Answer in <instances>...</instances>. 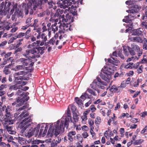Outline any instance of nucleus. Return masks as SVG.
Segmentation results:
<instances>
[{"instance_id": "30", "label": "nucleus", "mask_w": 147, "mask_h": 147, "mask_svg": "<svg viewBox=\"0 0 147 147\" xmlns=\"http://www.w3.org/2000/svg\"><path fill=\"white\" fill-rule=\"evenodd\" d=\"M142 34V32L139 29L134 30L133 31L132 34L135 36H140Z\"/></svg>"}, {"instance_id": "35", "label": "nucleus", "mask_w": 147, "mask_h": 147, "mask_svg": "<svg viewBox=\"0 0 147 147\" xmlns=\"http://www.w3.org/2000/svg\"><path fill=\"white\" fill-rule=\"evenodd\" d=\"M125 73L123 72H121L119 73L118 72H117L115 73L114 75V78H116L119 77L120 78L122 77H123Z\"/></svg>"}, {"instance_id": "2", "label": "nucleus", "mask_w": 147, "mask_h": 147, "mask_svg": "<svg viewBox=\"0 0 147 147\" xmlns=\"http://www.w3.org/2000/svg\"><path fill=\"white\" fill-rule=\"evenodd\" d=\"M28 115V113L27 111H24L17 118L19 121L24 118L19 125V127L22 129L21 131V133H23L30 125V123L31 122L32 120L29 117H27Z\"/></svg>"}, {"instance_id": "47", "label": "nucleus", "mask_w": 147, "mask_h": 147, "mask_svg": "<svg viewBox=\"0 0 147 147\" xmlns=\"http://www.w3.org/2000/svg\"><path fill=\"white\" fill-rule=\"evenodd\" d=\"M7 138V141L9 142H11L12 141V140H13V137L10 135L5 136V139Z\"/></svg>"}, {"instance_id": "62", "label": "nucleus", "mask_w": 147, "mask_h": 147, "mask_svg": "<svg viewBox=\"0 0 147 147\" xmlns=\"http://www.w3.org/2000/svg\"><path fill=\"white\" fill-rule=\"evenodd\" d=\"M88 123L90 127L92 126L94 124V122L91 119H88Z\"/></svg>"}, {"instance_id": "59", "label": "nucleus", "mask_w": 147, "mask_h": 147, "mask_svg": "<svg viewBox=\"0 0 147 147\" xmlns=\"http://www.w3.org/2000/svg\"><path fill=\"white\" fill-rule=\"evenodd\" d=\"M142 79L138 78L137 79V84H134V86L135 87H137L138 86H139V83H141L142 82Z\"/></svg>"}, {"instance_id": "50", "label": "nucleus", "mask_w": 147, "mask_h": 147, "mask_svg": "<svg viewBox=\"0 0 147 147\" xmlns=\"http://www.w3.org/2000/svg\"><path fill=\"white\" fill-rule=\"evenodd\" d=\"M44 142V141L40 140H35L33 141V144H38L40 143H43Z\"/></svg>"}, {"instance_id": "16", "label": "nucleus", "mask_w": 147, "mask_h": 147, "mask_svg": "<svg viewBox=\"0 0 147 147\" xmlns=\"http://www.w3.org/2000/svg\"><path fill=\"white\" fill-rule=\"evenodd\" d=\"M40 40H37L36 42L32 43V44L28 45L27 46V48L28 49H31L32 48V47H35L36 45L40 46Z\"/></svg>"}, {"instance_id": "18", "label": "nucleus", "mask_w": 147, "mask_h": 147, "mask_svg": "<svg viewBox=\"0 0 147 147\" xmlns=\"http://www.w3.org/2000/svg\"><path fill=\"white\" fill-rule=\"evenodd\" d=\"M59 28V32L61 34L65 33L67 30H68V28H67L66 25H60Z\"/></svg>"}, {"instance_id": "28", "label": "nucleus", "mask_w": 147, "mask_h": 147, "mask_svg": "<svg viewBox=\"0 0 147 147\" xmlns=\"http://www.w3.org/2000/svg\"><path fill=\"white\" fill-rule=\"evenodd\" d=\"M130 47H123V52L125 55L126 56H128L129 55Z\"/></svg>"}, {"instance_id": "29", "label": "nucleus", "mask_w": 147, "mask_h": 147, "mask_svg": "<svg viewBox=\"0 0 147 147\" xmlns=\"http://www.w3.org/2000/svg\"><path fill=\"white\" fill-rule=\"evenodd\" d=\"M70 21L69 22V23L68 24H67V28L68 27V29L70 31H72L73 30V28L74 27V24L73 23V21L72 22L71 21V20H69Z\"/></svg>"}, {"instance_id": "43", "label": "nucleus", "mask_w": 147, "mask_h": 147, "mask_svg": "<svg viewBox=\"0 0 147 147\" xmlns=\"http://www.w3.org/2000/svg\"><path fill=\"white\" fill-rule=\"evenodd\" d=\"M144 141L143 140L140 139L135 141L134 142V145H138L141 144Z\"/></svg>"}, {"instance_id": "36", "label": "nucleus", "mask_w": 147, "mask_h": 147, "mask_svg": "<svg viewBox=\"0 0 147 147\" xmlns=\"http://www.w3.org/2000/svg\"><path fill=\"white\" fill-rule=\"evenodd\" d=\"M24 102V100H23V99H20V100L18 99H17V102L18 103V104H17L16 107H19L22 106L23 105Z\"/></svg>"}, {"instance_id": "27", "label": "nucleus", "mask_w": 147, "mask_h": 147, "mask_svg": "<svg viewBox=\"0 0 147 147\" xmlns=\"http://www.w3.org/2000/svg\"><path fill=\"white\" fill-rule=\"evenodd\" d=\"M129 14L127 16L125 17V18L123 20V22L125 23H130L134 19L131 16L129 17Z\"/></svg>"}, {"instance_id": "58", "label": "nucleus", "mask_w": 147, "mask_h": 147, "mask_svg": "<svg viewBox=\"0 0 147 147\" xmlns=\"http://www.w3.org/2000/svg\"><path fill=\"white\" fill-rule=\"evenodd\" d=\"M3 71L4 73L6 75L9 74L11 73L10 71L7 68H4Z\"/></svg>"}, {"instance_id": "42", "label": "nucleus", "mask_w": 147, "mask_h": 147, "mask_svg": "<svg viewBox=\"0 0 147 147\" xmlns=\"http://www.w3.org/2000/svg\"><path fill=\"white\" fill-rule=\"evenodd\" d=\"M18 137H15L14 138L16 139L17 140H18V142L20 143L21 144V142L23 141H25V139L24 138H23L22 137H19V134H18Z\"/></svg>"}, {"instance_id": "19", "label": "nucleus", "mask_w": 147, "mask_h": 147, "mask_svg": "<svg viewBox=\"0 0 147 147\" xmlns=\"http://www.w3.org/2000/svg\"><path fill=\"white\" fill-rule=\"evenodd\" d=\"M22 88L21 86H20L18 84H16L14 85H11L10 86L9 89L10 90H17Z\"/></svg>"}, {"instance_id": "21", "label": "nucleus", "mask_w": 147, "mask_h": 147, "mask_svg": "<svg viewBox=\"0 0 147 147\" xmlns=\"http://www.w3.org/2000/svg\"><path fill=\"white\" fill-rule=\"evenodd\" d=\"M5 123L6 125H12L13 124L15 121H16V119H8L7 118H5L4 119Z\"/></svg>"}, {"instance_id": "40", "label": "nucleus", "mask_w": 147, "mask_h": 147, "mask_svg": "<svg viewBox=\"0 0 147 147\" xmlns=\"http://www.w3.org/2000/svg\"><path fill=\"white\" fill-rule=\"evenodd\" d=\"M131 48L137 52H138L140 51V48L137 45L133 44L131 45Z\"/></svg>"}, {"instance_id": "14", "label": "nucleus", "mask_w": 147, "mask_h": 147, "mask_svg": "<svg viewBox=\"0 0 147 147\" xmlns=\"http://www.w3.org/2000/svg\"><path fill=\"white\" fill-rule=\"evenodd\" d=\"M11 111V107L8 106L5 110V116L6 118L10 117L12 115Z\"/></svg>"}, {"instance_id": "8", "label": "nucleus", "mask_w": 147, "mask_h": 147, "mask_svg": "<svg viewBox=\"0 0 147 147\" xmlns=\"http://www.w3.org/2000/svg\"><path fill=\"white\" fill-rule=\"evenodd\" d=\"M40 125L38 124L36 127L34 129L31 128L28 131L26 132L25 136L28 138H29L33 136L34 133L37 135L39 131V128Z\"/></svg>"}, {"instance_id": "57", "label": "nucleus", "mask_w": 147, "mask_h": 147, "mask_svg": "<svg viewBox=\"0 0 147 147\" xmlns=\"http://www.w3.org/2000/svg\"><path fill=\"white\" fill-rule=\"evenodd\" d=\"M17 84H19L20 86H21L22 88L23 86H24L26 84V82L19 81L18 82H17Z\"/></svg>"}, {"instance_id": "10", "label": "nucleus", "mask_w": 147, "mask_h": 147, "mask_svg": "<svg viewBox=\"0 0 147 147\" xmlns=\"http://www.w3.org/2000/svg\"><path fill=\"white\" fill-rule=\"evenodd\" d=\"M40 38H41L42 40L40 42V46H42L44 44V42H46L47 40V36L44 33L39 34L36 36V38L38 40Z\"/></svg>"}, {"instance_id": "41", "label": "nucleus", "mask_w": 147, "mask_h": 147, "mask_svg": "<svg viewBox=\"0 0 147 147\" xmlns=\"http://www.w3.org/2000/svg\"><path fill=\"white\" fill-rule=\"evenodd\" d=\"M75 100L76 103L78 105L81 106V105L83 104L82 100L80 99L79 98L77 97H75Z\"/></svg>"}, {"instance_id": "38", "label": "nucleus", "mask_w": 147, "mask_h": 147, "mask_svg": "<svg viewBox=\"0 0 147 147\" xmlns=\"http://www.w3.org/2000/svg\"><path fill=\"white\" fill-rule=\"evenodd\" d=\"M58 141L56 140L54 142L53 141L52 142L51 144V147H55L56 146L57 144L59 143L61 141V139L59 140L58 139Z\"/></svg>"}, {"instance_id": "34", "label": "nucleus", "mask_w": 147, "mask_h": 147, "mask_svg": "<svg viewBox=\"0 0 147 147\" xmlns=\"http://www.w3.org/2000/svg\"><path fill=\"white\" fill-rule=\"evenodd\" d=\"M23 68V65H16L15 67L12 68L11 70H13L15 71H17L19 70L22 69Z\"/></svg>"}, {"instance_id": "3", "label": "nucleus", "mask_w": 147, "mask_h": 147, "mask_svg": "<svg viewBox=\"0 0 147 147\" xmlns=\"http://www.w3.org/2000/svg\"><path fill=\"white\" fill-rule=\"evenodd\" d=\"M45 48V47H39L38 48L33 47L31 49H26L23 52V55L29 58L34 59L38 58L40 57V55L39 54V53L41 55L43 54Z\"/></svg>"}, {"instance_id": "45", "label": "nucleus", "mask_w": 147, "mask_h": 147, "mask_svg": "<svg viewBox=\"0 0 147 147\" xmlns=\"http://www.w3.org/2000/svg\"><path fill=\"white\" fill-rule=\"evenodd\" d=\"M107 110V109L106 108H104L100 109V113L103 116H105Z\"/></svg>"}, {"instance_id": "24", "label": "nucleus", "mask_w": 147, "mask_h": 147, "mask_svg": "<svg viewBox=\"0 0 147 147\" xmlns=\"http://www.w3.org/2000/svg\"><path fill=\"white\" fill-rule=\"evenodd\" d=\"M127 12L129 14V16H130L129 17H131L134 19L137 18V16H136V13H136L133 10H129L127 11Z\"/></svg>"}, {"instance_id": "7", "label": "nucleus", "mask_w": 147, "mask_h": 147, "mask_svg": "<svg viewBox=\"0 0 147 147\" xmlns=\"http://www.w3.org/2000/svg\"><path fill=\"white\" fill-rule=\"evenodd\" d=\"M100 84L104 85V82H102L101 79L99 77H97L96 79L94 80L93 82L90 84L91 88L96 90L97 88L104 89L105 87L103 86H101Z\"/></svg>"}, {"instance_id": "39", "label": "nucleus", "mask_w": 147, "mask_h": 147, "mask_svg": "<svg viewBox=\"0 0 147 147\" xmlns=\"http://www.w3.org/2000/svg\"><path fill=\"white\" fill-rule=\"evenodd\" d=\"M57 24V23H55L54 24L52 25L51 26L52 30L53 31L54 33H55L58 30V27L56 26Z\"/></svg>"}, {"instance_id": "32", "label": "nucleus", "mask_w": 147, "mask_h": 147, "mask_svg": "<svg viewBox=\"0 0 147 147\" xmlns=\"http://www.w3.org/2000/svg\"><path fill=\"white\" fill-rule=\"evenodd\" d=\"M74 136V132L71 131L68 134V138L69 140L71 142L73 141V136Z\"/></svg>"}, {"instance_id": "20", "label": "nucleus", "mask_w": 147, "mask_h": 147, "mask_svg": "<svg viewBox=\"0 0 147 147\" xmlns=\"http://www.w3.org/2000/svg\"><path fill=\"white\" fill-rule=\"evenodd\" d=\"M5 4V7L4 8V11L5 12H7L9 11V7L11 5V3L9 2L8 0L5 1L4 2Z\"/></svg>"}, {"instance_id": "12", "label": "nucleus", "mask_w": 147, "mask_h": 147, "mask_svg": "<svg viewBox=\"0 0 147 147\" xmlns=\"http://www.w3.org/2000/svg\"><path fill=\"white\" fill-rule=\"evenodd\" d=\"M74 139L75 140H76L77 141L80 140L79 142H78L76 144L77 145L76 146L77 147H83V146L80 144L82 142V138L80 134H77L76 137L74 136Z\"/></svg>"}, {"instance_id": "4", "label": "nucleus", "mask_w": 147, "mask_h": 147, "mask_svg": "<svg viewBox=\"0 0 147 147\" xmlns=\"http://www.w3.org/2000/svg\"><path fill=\"white\" fill-rule=\"evenodd\" d=\"M106 66L104 67V70L103 73H100V76L102 80L108 82L111 79V75L114 72L115 66H111V64L109 63L106 64Z\"/></svg>"}, {"instance_id": "15", "label": "nucleus", "mask_w": 147, "mask_h": 147, "mask_svg": "<svg viewBox=\"0 0 147 147\" xmlns=\"http://www.w3.org/2000/svg\"><path fill=\"white\" fill-rule=\"evenodd\" d=\"M130 7L133 8V9H131V10L134 11L136 13H138L139 10L141 9V7L140 6L134 3H133L131 4V6H130Z\"/></svg>"}, {"instance_id": "61", "label": "nucleus", "mask_w": 147, "mask_h": 147, "mask_svg": "<svg viewBox=\"0 0 147 147\" xmlns=\"http://www.w3.org/2000/svg\"><path fill=\"white\" fill-rule=\"evenodd\" d=\"M122 51H119L118 53V56L120 57L121 59H124V57L123 55L122 54Z\"/></svg>"}, {"instance_id": "48", "label": "nucleus", "mask_w": 147, "mask_h": 147, "mask_svg": "<svg viewBox=\"0 0 147 147\" xmlns=\"http://www.w3.org/2000/svg\"><path fill=\"white\" fill-rule=\"evenodd\" d=\"M74 109H75V110H74V117L75 116L76 117V119L77 121H78L79 119L78 116L79 115V113L76 111V109H75L74 107Z\"/></svg>"}, {"instance_id": "26", "label": "nucleus", "mask_w": 147, "mask_h": 147, "mask_svg": "<svg viewBox=\"0 0 147 147\" xmlns=\"http://www.w3.org/2000/svg\"><path fill=\"white\" fill-rule=\"evenodd\" d=\"M5 3L3 2L1 3L0 6V14H5L7 13V12H5L4 11V8L5 7Z\"/></svg>"}, {"instance_id": "11", "label": "nucleus", "mask_w": 147, "mask_h": 147, "mask_svg": "<svg viewBox=\"0 0 147 147\" xmlns=\"http://www.w3.org/2000/svg\"><path fill=\"white\" fill-rule=\"evenodd\" d=\"M121 90V89H119L118 86H116L114 84L109 89L111 93L112 94L114 93H120Z\"/></svg>"}, {"instance_id": "9", "label": "nucleus", "mask_w": 147, "mask_h": 147, "mask_svg": "<svg viewBox=\"0 0 147 147\" xmlns=\"http://www.w3.org/2000/svg\"><path fill=\"white\" fill-rule=\"evenodd\" d=\"M48 128V125L45 124H42L40 131L39 136L42 137H44L46 135Z\"/></svg>"}, {"instance_id": "46", "label": "nucleus", "mask_w": 147, "mask_h": 147, "mask_svg": "<svg viewBox=\"0 0 147 147\" xmlns=\"http://www.w3.org/2000/svg\"><path fill=\"white\" fill-rule=\"evenodd\" d=\"M16 94L20 96H22L24 94V92L22 90V88L20 89H18L16 92Z\"/></svg>"}, {"instance_id": "25", "label": "nucleus", "mask_w": 147, "mask_h": 147, "mask_svg": "<svg viewBox=\"0 0 147 147\" xmlns=\"http://www.w3.org/2000/svg\"><path fill=\"white\" fill-rule=\"evenodd\" d=\"M131 41L134 42H137L140 43L143 42V40L140 37L136 36L132 38L131 39Z\"/></svg>"}, {"instance_id": "44", "label": "nucleus", "mask_w": 147, "mask_h": 147, "mask_svg": "<svg viewBox=\"0 0 147 147\" xmlns=\"http://www.w3.org/2000/svg\"><path fill=\"white\" fill-rule=\"evenodd\" d=\"M15 79V81L16 84L17 82H18V80H23V76H18L16 77H14Z\"/></svg>"}, {"instance_id": "37", "label": "nucleus", "mask_w": 147, "mask_h": 147, "mask_svg": "<svg viewBox=\"0 0 147 147\" xmlns=\"http://www.w3.org/2000/svg\"><path fill=\"white\" fill-rule=\"evenodd\" d=\"M26 74V72L24 71H21L18 72L16 73L13 74L14 77L18 76L20 75H24Z\"/></svg>"}, {"instance_id": "6", "label": "nucleus", "mask_w": 147, "mask_h": 147, "mask_svg": "<svg viewBox=\"0 0 147 147\" xmlns=\"http://www.w3.org/2000/svg\"><path fill=\"white\" fill-rule=\"evenodd\" d=\"M71 9L70 7L68 8V9H69V13L66 15L65 17L66 18H68V19H65V15H63L62 16H60L59 17V19L60 21H61L63 23L65 22H67L68 20H71V21L72 22L73 20L74 17V12L73 11V9L74 8L73 5L71 6Z\"/></svg>"}, {"instance_id": "13", "label": "nucleus", "mask_w": 147, "mask_h": 147, "mask_svg": "<svg viewBox=\"0 0 147 147\" xmlns=\"http://www.w3.org/2000/svg\"><path fill=\"white\" fill-rule=\"evenodd\" d=\"M119 62V61L117 60L116 58L115 59L113 60H112L110 58H109L107 59V64L109 63V64H111V66H117L118 63Z\"/></svg>"}, {"instance_id": "51", "label": "nucleus", "mask_w": 147, "mask_h": 147, "mask_svg": "<svg viewBox=\"0 0 147 147\" xmlns=\"http://www.w3.org/2000/svg\"><path fill=\"white\" fill-rule=\"evenodd\" d=\"M101 119L100 117H97L95 120V123L96 124L98 125L100 124L101 122Z\"/></svg>"}, {"instance_id": "22", "label": "nucleus", "mask_w": 147, "mask_h": 147, "mask_svg": "<svg viewBox=\"0 0 147 147\" xmlns=\"http://www.w3.org/2000/svg\"><path fill=\"white\" fill-rule=\"evenodd\" d=\"M5 127L9 134H15L16 133L15 131L12 130L13 128L12 127L10 126H9L8 125H5Z\"/></svg>"}, {"instance_id": "49", "label": "nucleus", "mask_w": 147, "mask_h": 147, "mask_svg": "<svg viewBox=\"0 0 147 147\" xmlns=\"http://www.w3.org/2000/svg\"><path fill=\"white\" fill-rule=\"evenodd\" d=\"M144 68V67L142 65L139 67V68L137 70V72L138 74L142 73L143 72V69Z\"/></svg>"}, {"instance_id": "56", "label": "nucleus", "mask_w": 147, "mask_h": 147, "mask_svg": "<svg viewBox=\"0 0 147 147\" xmlns=\"http://www.w3.org/2000/svg\"><path fill=\"white\" fill-rule=\"evenodd\" d=\"M110 57L113 60H114L116 59V58H115L113 57V56H115L117 57V53L116 51H114L112 54L110 55Z\"/></svg>"}, {"instance_id": "53", "label": "nucleus", "mask_w": 147, "mask_h": 147, "mask_svg": "<svg viewBox=\"0 0 147 147\" xmlns=\"http://www.w3.org/2000/svg\"><path fill=\"white\" fill-rule=\"evenodd\" d=\"M87 91H88L89 93L91 94L94 96H96V92L93 91L90 88H88L87 89Z\"/></svg>"}, {"instance_id": "54", "label": "nucleus", "mask_w": 147, "mask_h": 147, "mask_svg": "<svg viewBox=\"0 0 147 147\" xmlns=\"http://www.w3.org/2000/svg\"><path fill=\"white\" fill-rule=\"evenodd\" d=\"M8 25L4 27V30H9L10 28L12 27L10 23H7Z\"/></svg>"}, {"instance_id": "31", "label": "nucleus", "mask_w": 147, "mask_h": 147, "mask_svg": "<svg viewBox=\"0 0 147 147\" xmlns=\"http://www.w3.org/2000/svg\"><path fill=\"white\" fill-rule=\"evenodd\" d=\"M11 54L12 53L11 52H9L6 53L5 51H3L2 52L1 54V56L4 57L5 58H7L10 56Z\"/></svg>"}, {"instance_id": "64", "label": "nucleus", "mask_w": 147, "mask_h": 147, "mask_svg": "<svg viewBox=\"0 0 147 147\" xmlns=\"http://www.w3.org/2000/svg\"><path fill=\"white\" fill-rule=\"evenodd\" d=\"M126 84L125 83H124L123 82H122L120 85V86H118V87H119V89H121V88H125L126 86Z\"/></svg>"}, {"instance_id": "33", "label": "nucleus", "mask_w": 147, "mask_h": 147, "mask_svg": "<svg viewBox=\"0 0 147 147\" xmlns=\"http://www.w3.org/2000/svg\"><path fill=\"white\" fill-rule=\"evenodd\" d=\"M50 44L54 45L55 44L57 45L58 43V40L55 39V38H52L49 40Z\"/></svg>"}, {"instance_id": "5", "label": "nucleus", "mask_w": 147, "mask_h": 147, "mask_svg": "<svg viewBox=\"0 0 147 147\" xmlns=\"http://www.w3.org/2000/svg\"><path fill=\"white\" fill-rule=\"evenodd\" d=\"M38 5L36 0H28L27 3V7H26L25 9V14L27 15L29 12L30 14H32L33 12V10H35Z\"/></svg>"}, {"instance_id": "60", "label": "nucleus", "mask_w": 147, "mask_h": 147, "mask_svg": "<svg viewBox=\"0 0 147 147\" xmlns=\"http://www.w3.org/2000/svg\"><path fill=\"white\" fill-rule=\"evenodd\" d=\"M134 50L132 48L130 47L129 53L132 56H134L136 54V53L134 51Z\"/></svg>"}, {"instance_id": "17", "label": "nucleus", "mask_w": 147, "mask_h": 147, "mask_svg": "<svg viewBox=\"0 0 147 147\" xmlns=\"http://www.w3.org/2000/svg\"><path fill=\"white\" fill-rule=\"evenodd\" d=\"M19 61L21 62L24 66H27L28 63L31 62L30 59L21 58L19 60Z\"/></svg>"}, {"instance_id": "63", "label": "nucleus", "mask_w": 147, "mask_h": 147, "mask_svg": "<svg viewBox=\"0 0 147 147\" xmlns=\"http://www.w3.org/2000/svg\"><path fill=\"white\" fill-rule=\"evenodd\" d=\"M17 15L18 17L22 18L23 16V15L22 12L21 11H19L17 13Z\"/></svg>"}, {"instance_id": "55", "label": "nucleus", "mask_w": 147, "mask_h": 147, "mask_svg": "<svg viewBox=\"0 0 147 147\" xmlns=\"http://www.w3.org/2000/svg\"><path fill=\"white\" fill-rule=\"evenodd\" d=\"M32 18H28L26 20V24L29 26L31 25L32 24L31 23Z\"/></svg>"}, {"instance_id": "1", "label": "nucleus", "mask_w": 147, "mask_h": 147, "mask_svg": "<svg viewBox=\"0 0 147 147\" xmlns=\"http://www.w3.org/2000/svg\"><path fill=\"white\" fill-rule=\"evenodd\" d=\"M70 109L74 114V106L73 105H70L67 108V115L63 116L60 120L55 123L53 127H50L47 135L48 137H52L53 135L57 136L64 132V127L67 128L69 124L73 123L70 116Z\"/></svg>"}, {"instance_id": "23", "label": "nucleus", "mask_w": 147, "mask_h": 147, "mask_svg": "<svg viewBox=\"0 0 147 147\" xmlns=\"http://www.w3.org/2000/svg\"><path fill=\"white\" fill-rule=\"evenodd\" d=\"M62 1V4L63 6H64V8H65L68 7V6L71 5L72 3L71 2H70L68 0H61Z\"/></svg>"}, {"instance_id": "52", "label": "nucleus", "mask_w": 147, "mask_h": 147, "mask_svg": "<svg viewBox=\"0 0 147 147\" xmlns=\"http://www.w3.org/2000/svg\"><path fill=\"white\" fill-rule=\"evenodd\" d=\"M0 146L3 147H10V145L9 144H6L1 142L0 143Z\"/></svg>"}]
</instances>
